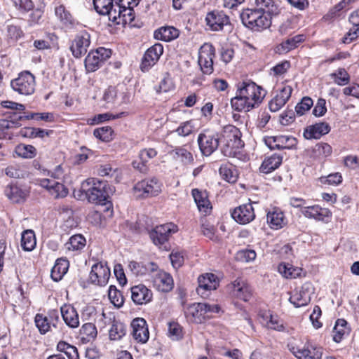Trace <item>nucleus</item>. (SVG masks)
<instances>
[{"mask_svg": "<svg viewBox=\"0 0 359 359\" xmlns=\"http://www.w3.org/2000/svg\"><path fill=\"white\" fill-rule=\"evenodd\" d=\"M265 96L263 88L254 82H243L236 95L231 100L232 108L238 111H249L257 107Z\"/></svg>", "mask_w": 359, "mask_h": 359, "instance_id": "f257e3e1", "label": "nucleus"}, {"mask_svg": "<svg viewBox=\"0 0 359 359\" xmlns=\"http://www.w3.org/2000/svg\"><path fill=\"white\" fill-rule=\"evenodd\" d=\"M81 189L90 203L99 205L107 204L109 196V187L107 182L90 178L83 182Z\"/></svg>", "mask_w": 359, "mask_h": 359, "instance_id": "f03ea898", "label": "nucleus"}, {"mask_svg": "<svg viewBox=\"0 0 359 359\" xmlns=\"http://www.w3.org/2000/svg\"><path fill=\"white\" fill-rule=\"evenodd\" d=\"M242 23L254 32H260L271 25V17L256 8H247L240 15Z\"/></svg>", "mask_w": 359, "mask_h": 359, "instance_id": "7ed1b4c3", "label": "nucleus"}, {"mask_svg": "<svg viewBox=\"0 0 359 359\" xmlns=\"http://www.w3.org/2000/svg\"><path fill=\"white\" fill-rule=\"evenodd\" d=\"M225 144L221 149L222 153L227 157H236L244 143L241 140V133L238 128L229 125L224 128Z\"/></svg>", "mask_w": 359, "mask_h": 359, "instance_id": "20e7f679", "label": "nucleus"}, {"mask_svg": "<svg viewBox=\"0 0 359 359\" xmlns=\"http://www.w3.org/2000/svg\"><path fill=\"white\" fill-rule=\"evenodd\" d=\"M10 86L13 91L21 95H30L35 91V76L29 71H24L11 81Z\"/></svg>", "mask_w": 359, "mask_h": 359, "instance_id": "39448f33", "label": "nucleus"}, {"mask_svg": "<svg viewBox=\"0 0 359 359\" xmlns=\"http://www.w3.org/2000/svg\"><path fill=\"white\" fill-rule=\"evenodd\" d=\"M197 142L201 154L209 156L217 149L219 137L215 131L205 130L198 135Z\"/></svg>", "mask_w": 359, "mask_h": 359, "instance_id": "423d86ee", "label": "nucleus"}, {"mask_svg": "<svg viewBox=\"0 0 359 359\" xmlns=\"http://www.w3.org/2000/svg\"><path fill=\"white\" fill-rule=\"evenodd\" d=\"M177 226L173 223H166L155 226L149 232L153 243L161 248L168 241L171 234L177 231Z\"/></svg>", "mask_w": 359, "mask_h": 359, "instance_id": "0eeeda50", "label": "nucleus"}, {"mask_svg": "<svg viewBox=\"0 0 359 359\" xmlns=\"http://www.w3.org/2000/svg\"><path fill=\"white\" fill-rule=\"evenodd\" d=\"M133 190L137 197L156 196L161 191V183L156 177L143 180L135 184Z\"/></svg>", "mask_w": 359, "mask_h": 359, "instance_id": "6e6552de", "label": "nucleus"}, {"mask_svg": "<svg viewBox=\"0 0 359 359\" xmlns=\"http://www.w3.org/2000/svg\"><path fill=\"white\" fill-rule=\"evenodd\" d=\"M149 269L151 272H156L153 276V285L161 292H168L172 289L173 279L172 276L164 271H158V265L154 262L148 264Z\"/></svg>", "mask_w": 359, "mask_h": 359, "instance_id": "1a4fd4ad", "label": "nucleus"}, {"mask_svg": "<svg viewBox=\"0 0 359 359\" xmlns=\"http://www.w3.org/2000/svg\"><path fill=\"white\" fill-rule=\"evenodd\" d=\"M215 56V48L211 43H205L200 48L198 62L203 74L212 73Z\"/></svg>", "mask_w": 359, "mask_h": 359, "instance_id": "9d476101", "label": "nucleus"}, {"mask_svg": "<svg viewBox=\"0 0 359 359\" xmlns=\"http://www.w3.org/2000/svg\"><path fill=\"white\" fill-rule=\"evenodd\" d=\"M110 275V269L107 262H100L92 266L89 279L93 284L104 286L108 283Z\"/></svg>", "mask_w": 359, "mask_h": 359, "instance_id": "9b49d317", "label": "nucleus"}, {"mask_svg": "<svg viewBox=\"0 0 359 359\" xmlns=\"http://www.w3.org/2000/svg\"><path fill=\"white\" fill-rule=\"evenodd\" d=\"M163 53V46L159 43H156L148 48L141 61V71L143 72H148L158 61Z\"/></svg>", "mask_w": 359, "mask_h": 359, "instance_id": "f8f14e48", "label": "nucleus"}, {"mask_svg": "<svg viewBox=\"0 0 359 359\" xmlns=\"http://www.w3.org/2000/svg\"><path fill=\"white\" fill-rule=\"evenodd\" d=\"M198 287H197V293L202 297H207L209 292L215 290L219 286V279L213 273H207L201 275L198 278Z\"/></svg>", "mask_w": 359, "mask_h": 359, "instance_id": "ddd939ff", "label": "nucleus"}, {"mask_svg": "<svg viewBox=\"0 0 359 359\" xmlns=\"http://www.w3.org/2000/svg\"><path fill=\"white\" fill-rule=\"evenodd\" d=\"M313 293V288L311 283H305L299 290H295L290 296L289 301L294 307L299 308L307 305L311 299Z\"/></svg>", "mask_w": 359, "mask_h": 359, "instance_id": "4468645a", "label": "nucleus"}, {"mask_svg": "<svg viewBox=\"0 0 359 359\" xmlns=\"http://www.w3.org/2000/svg\"><path fill=\"white\" fill-rule=\"evenodd\" d=\"M90 43V34L86 31L80 32L76 36L70 46L72 55L76 58L81 57L87 53Z\"/></svg>", "mask_w": 359, "mask_h": 359, "instance_id": "2eb2a0df", "label": "nucleus"}, {"mask_svg": "<svg viewBox=\"0 0 359 359\" xmlns=\"http://www.w3.org/2000/svg\"><path fill=\"white\" fill-rule=\"evenodd\" d=\"M232 218L238 224H246L255 218V214L252 203H246L236 208L231 212Z\"/></svg>", "mask_w": 359, "mask_h": 359, "instance_id": "dca6fc26", "label": "nucleus"}, {"mask_svg": "<svg viewBox=\"0 0 359 359\" xmlns=\"http://www.w3.org/2000/svg\"><path fill=\"white\" fill-rule=\"evenodd\" d=\"M207 25L212 31H220L224 25L230 23L229 18L223 11H213L207 14L205 18Z\"/></svg>", "mask_w": 359, "mask_h": 359, "instance_id": "f3484780", "label": "nucleus"}, {"mask_svg": "<svg viewBox=\"0 0 359 359\" xmlns=\"http://www.w3.org/2000/svg\"><path fill=\"white\" fill-rule=\"evenodd\" d=\"M116 19L114 22L120 24L130 23L134 20L135 6L133 4H124L123 3H116Z\"/></svg>", "mask_w": 359, "mask_h": 359, "instance_id": "a211bd4d", "label": "nucleus"}, {"mask_svg": "<svg viewBox=\"0 0 359 359\" xmlns=\"http://www.w3.org/2000/svg\"><path fill=\"white\" fill-rule=\"evenodd\" d=\"M132 335L138 342L146 343L149 337L147 322L142 318H137L131 323Z\"/></svg>", "mask_w": 359, "mask_h": 359, "instance_id": "6ab92c4d", "label": "nucleus"}, {"mask_svg": "<svg viewBox=\"0 0 359 359\" xmlns=\"http://www.w3.org/2000/svg\"><path fill=\"white\" fill-rule=\"evenodd\" d=\"M290 350L298 359H321L323 355L322 348L307 346L302 348L292 346Z\"/></svg>", "mask_w": 359, "mask_h": 359, "instance_id": "aec40b11", "label": "nucleus"}, {"mask_svg": "<svg viewBox=\"0 0 359 359\" xmlns=\"http://www.w3.org/2000/svg\"><path fill=\"white\" fill-rule=\"evenodd\" d=\"M330 126L327 123L319 122L306 127L304 131V137L307 140L320 139L330 131Z\"/></svg>", "mask_w": 359, "mask_h": 359, "instance_id": "412c9836", "label": "nucleus"}, {"mask_svg": "<svg viewBox=\"0 0 359 359\" xmlns=\"http://www.w3.org/2000/svg\"><path fill=\"white\" fill-rule=\"evenodd\" d=\"M131 298L136 304H147L151 300L152 292L145 285L140 284L131 287Z\"/></svg>", "mask_w": 359, "mask_h": 359, "instance_id": "4be33fe9", "label": "nucleus"}, {"mask_svg": "<svg viewBox=\"0 0 359 359\" xmlns=\"http://www.w3.org/2000/svg\"><path fill=\"white\" fill-rule=\"evenodd\" d=\"M9 118L0 120V132L8 135L9 138H11V134L6 131L20 127L21 124L20 122L23 120V117L20 113L14 111L11 113Z\"/></svg>", "mask_w": 359, "mask_h": 359, "instance_id": "5701e85b", "label": "nucleus"}, {"mask_svg": "<svg viewBox=\"0 0 359 359\" xmlns=\"http://www.w3.org/2000/svg\"><path fill=\"white\" fill-rule=\"evenodd\" d=\"M114 0H93L95 9L102 15H108L111 20L116 19V6Z\"/></svg>", "mask_w": 359, "mask_h": 359, "instance_id": "b1692460", "label": "nucleus"}, {"mask_svg": "<svg viewBox=\"0 0 359 359\" xmlns=\"http://www.w3.org/2000/svg\"><path fill=\"white\" fill-rule=\"evenodd\" d=\"M255 8L271 17V20L280 13L279 6L274 0H255Z\"/></svg>", "mask_w": 359, "mask_h": 359, "instance_id": "393cba45", "label": "nucleus"}, {"mask_svg": "<svg viewBox=\"0 0 359 359\" xmlns=\"http://www.w3.org/2000/svg\"><path fill=\"white\" fill-rule=\"evenodd\" d=\"M60 311L64 321L69 327L75 328L79 326V315L72 306L65 304L61 306Z\"/></svg>", "mask_w": 359, "mask_h": 359, "instance_id": "a878e982", "label": "nucleus"}, {"mask_svg": "<svg viewBox=\"0 0 359 359\" xmlns=\"http://www.w3.org/2000/svg\"><path fill=\"white\" fill-rule=\"evenodd\" d=\"M191 194L199 211L205 214L210 213L212 207L208 198L207 193L198 189H194Z\"/></svg>", "mask_w": 359, "mask_h": 359, "instance_id": "bb28decb", "label": "nucleus"}, {"mask_svg": "<svg viewBox=\"0 0 359 359\" xmlns=\"http://www.w3.org/2000/svg\"><path fill=\"white\" fill-rule=\"evenodd\" d=\"M302 213L307 218H313L318 221H324L325 217H330L331 215L327 209H323L318 205L304 207Z\"/></svg>", "mask_w": 359, "mask_h": 359, "instance_id": "cd10ccee", "label": "nucleus"}, {"mask_svg": "<svg viewBox=\"0 0 359 359\" xmlns=\"http://www.w3.org/2000/svg\"><path fill=\"white\" fill-rule=\"evenodd\" d=\"M267 222L273 229H280L287 224L283 212L278 208L267 213Z\"/></svg>", "mask_w": 359, "mask_h": 359, "instance_id": "c85d7f7f", "label": "nucleus"}, {"mask_svg": "<svg viewBox=\"0 0 359 359\" xmlns=\"http://www.w3.org/2000/svg\"><path fill=\"white\" fill-rule=\"evenodd\" d=\"M232 288L233 294L245 302L251 297L249 286L241 278H237L232 283Z\"/></svg>", "mask_w": 359, "mask_h": 359, "instance_id": "c756f323", "label": "nucleus"}, {"mask_svg": "<svg viewBox=\"0 0 359 359\" xmlns=\"http://www.w3.org/2000/svg\"><path fill=\"white\" fill-rule=\"evenodd\" d=\"M69 266L67 259L63 258L57 259L51 269V278L55 282L60 280L67 272Z\"/></svg>", "mask_w": 359, "mask_h": 359, "instance_id": "7c9ffc66", "label": "nucleus"}, {"mask_svg": "<svg viewBox=\"0 0 359 359\" xmlns=\"http://www.w3.org/2000/svg\"><path fill=\"white\" fill-rule=\"evenodd\" d=\"M41 172L43 173V175L45 176L50 175L52 177L51 179L43 178V179L39 180V184L41 187L46 189L49 191V193L51 194L52 189H54L55 183L57 182L55 180V179L58 177V175L60 174H61L60 166L57 167V168L56 170V172H50L49 170H48L45 168H43L41 170Z\"/></svg>", "mask_w": 359, "mask_h": 359, "instance_id": "2f4dec72", "label": "nucleus"}, {"mask_svg": "<svg viewBox=\"0 0 359 359\" xmlns=\"http://www.w3.org/2000/svg\"><path fill=\"white\" fill-rule=\"evenodd\" d=\"M154 38L157 40L170 41L179 36V30L174 27H162L154 32Z\"/></svg>", "mask_w": 359, "mask_h": 359, "instance_id": "473e14b6", "label": "nucleus"}, {"mask_svg": "<svg viewBox=\"0 0 359 359\" xmlns=\"http://www.w3.org/2000/svg\"><path fill=\"white\" fill-rule=\"evenodd\" d=\"M349 21L353 25V28L344 38V43H347L359 36V10L353 12L349 16Z\"/></svg>", "mask_w": 359, "mask_h": 359, "instance_id": "72a5a7b5", "label": "nucleus"}, {"mask_svg": "<svg viewBox=\"0 0 359 359\" xmlns=\"http://www.w3.org/2000/svg\"><path fill=\"white\" fill-rule=\"evenodd\" d=\"M282 161V156L273 154L263 161L260 167V171L266 174L269 173L278 168L280 165Z\"/></svg>", "mask_w": 359, "mask_h": 359, "instance_id": "f704fd0d", "label": "nucleus"}, {"mask_svg": "<svg viewBox=\"0 0 359 359\" xmlns=\"http://www.w3.org/2000/svg\"><path fill=\"white\" fill-rule=\"evenodd\" d=\"M219 172L222 179L229 183H234L237 181L238 171L231 163H222L219 169Z\"/></svg>", "mask_w": 359, "mask_h": 359, "instance_id": "c9c22d12", "label": "nucleus"}, {"mask_svg": "<svg viewBox=\"0 0 359 359\" xmlns=\"http://www.w3.org/2000/svg\"><path fill=\"white\" fill-rule=\"evenodd\" d=\"M173 158L180 160L184 165H188L194 163L193 154L184 147H176L171 151Z\"/></svg>", "mask_w": 359, "mask_h": 359, "instance_id": "e433bc0d", "label": "nucleus"}, {"mask_svg": "<svg viewBox=\"0 0 359 359\" xmlns=\"http://www.w3.org/2000/svg\"><path fill=\"white\" fill-rule=\"evenodd\" d=\"M55 14L60 22L67 28H73L75 20L71 13L65 8L63 5H60L55 8Z\"/></svg>", "mask_w": 359, "mask_h": 359, "instance_id": "4c0bfd02", "label": "nucleus"}, {"mask_svg": "<svg viewBox=\"0 0 359 359\" xmlns=\"http://www.w3.org/2000/svg\"><path fill=\"white\" fill-rule=\"evenodd\" d=\"M4 192L6 196L13 203H20L23 201L27 196V194L25 191L14 184L7 186Z\"/></svg>", "mask_w": 359, "mask_h": 359, "instance_id": "58836bf2", "label": "nucleus"}, {"mask_svg": "<svg viewBox=\"0 0 359 359\" xmlns=\"http://www.w3.org/2000/svg\"><path fill=\"white\" fill-rule=\"evenodd\" d=\"M349 332L350 328L347 327V322L344 319H338L333 328V340L339 343Z\"/></svg>", "mask_w": 359, "mask_h": 359, "instance_id": "ea45409f", "label": "nucleus"}, {"mask_svg": "<svg viewBox=\"0 0 359 359\" xmlns=\"http://www.w3.org/2000/svg\"><path fill=\"white\" fill-rule=\"evenodd\" d=\"M36 244L35 233L33 230L27 229L22 233L21 247L25 251H32Z\"/></svg>", "mask_w": 359, "mask_h": 359, "instance_id": "a19ab883", "label": "nucleus"}, {"mask_svg": "<svg viewBox=\"0 0 359 359\" xmlns=\"http://www.w3.org/2000/svg\"><path fill=\"white\" fill-rule=\"evenodd\" d=\"M86 244L84 236L81 234H76L71 236L65 243V248L68 250L78 251L82 250Z\"/></svg>", "mask_w": 359, "mask_h": 359, "instance_id": "79ce46f5", "label": "nucleus"}, {"mask_svg": "<svg viewBox=\"0 0 359 359\" xmlns=\"http://www.w3.org/2000/svg\"><path fill=\"white\" fill-rule=\"evenodd\" d=\"M126 333V326L120 321L114 320L109 330V337L111 340H119Z\"/></svg>", "mask_w": 359, "mask_h": 359, "instance_id": "37998d69", "label": "nucleus"}, {"mask_svg": "<svg viewBox=\"0 0 359 359\" xmlns=\"http://www.w3.org/2000/svg\"><path fill=\"white\" fill-rule=\"evenodd\" d=\"M97 172L100 176L107 177L110 179L114 178L116 182H119L120 171L116 168L114 169L109 164L99 165Z\"/></svg>", "mask_w": 359, "mask_h": 359, "instance_id": "c03bdc74", "label": "nucleus"}, {"mask_svg": "<svg viewBox=\"0 0 359 359\" xmlns=\"http://www.w3.org/2000/svg\"><path fill=\"white\" fill-rule=\"evenodd\" d=\"M278 272L286 278H296L302 271L300 268H294L292 265L281 263L278 267Z\"/></svg>", "mask_w": 359, "mask_h": 359, "instance_id": "a18cd8bd", "label": "nucleus"}, {"mask_svg": "<svg viewBox=\"0 0 359 359\" xmlns=\"http://www.w3.org/2000/svg\"><path fill=\"white\" fill-rule=\"evenodd\" d=\"M52 133V130H46L41 128H36L31 127L24 128L20 130V134L22 136L29 138H43L45 136H48Z\"/></svg>", "mask_w": 359, "mask_h": 359, "instance_id": "49530a36", "label": "nucleus"}, {"mask_svg": "<svg viewBox=\"0 0 359 359\" xmlns=\"http://www.w3.org/2000/svg\"><path fill=\"white\" fill-rule=\"evenodd\" d=\"M57 349L60 352H64L69 359L79 358L77 348L64 341H61L57 344Z\"/></svg>", "mask_w": 359, "mask_h": 359, "instance_id": "de8ad7c7", "label": "nucleus"}, {"mask_svg": "<svg viewBox=\"0 0 359 359\" xmlns=\"http://www.w3.org/2000/svg\"><path fill=\"white\" fill-rule=\"evenodd\" d=\"M278 149H291L296 147L297 140L293 136L277 135Z\"/></svg>", "mask_w": 359, "mask_h": 359, "instance_id": "09e8293b", "label": "nucleus"}, {"mask_svg": "<svg viewBox=\"0 0 359 359\" xmlns=\"http://www.w3.org/2000/svg\"><path fill=\"white\" fill-rule=\"evenodd\" d=\"M199 308L202 318H211L212 314L218 313L221 309L218 304H210L208 303H198L197 306Z\"/></svg>", "mask_w": 359, "mask_h": 359, "instance_id": "8fccbe9b", "label": "nucleus"}, {"mask_svg": "<svg viewBox=\"0 0 359 359\" xmlns=\"http://www.w3.org/2000/svg\"><path fill=\"white\" fill-rule=\"evenodd\" d=\"M102 64L99 56L93 51L90 52L85 59V67L88 72H95Z\"/></svg>", "mask_w": 359, "mask_h": 359, "instance_id": "3c124183", "label": "nucleus"}, {"mask_svg": "<svg viewBox=\"0 0 359 359\" xmlns=\"http://www.w3.org/2000/svg\"><path fill=\"white\" fill-rule=\"evenodd\" d=\"M80 334L83 336V339H86L89 341L97 337V331L93 323H88L82 325L80 330Z\"/></svg>", "mask_w": 359, "mask_h": 359, "instance_id": "603ef678", "label": "nucleus"}, {"mask_svg": "<svg viewBox=\"0 0 359 359\" xmlns=\"http://www.w3.org/2000/svg\"><path fill=\"white\" fill-rule=\"evenodd\" d=\"M109 299L111 302L116 307L123 306L124 300L121 292L116 289L114 285H110L108 291Z\"/></svg>", "mask_w": 359, "mask_h": 359, "instance_id": "864d4df0", "label": "nucleus"}, {"mask_svg": "<svg viewBox=\"0 0 359 359\" xmlns=\"http://www.w3.org/2000/svg\"><path fill=\"white\" fill-rule=\"evenodd\" d=\"M331 77L339 86H345L348 84L350 81L349 74L344 68H339L335 72L331 74Z\"/></svg>", "mask_w": 359, "mask_h": 359, "instance_id": "5fc2aeb1", "label": "nucleus"}, {"mask_svg": "<svg viewBox=\"0 0 359 359\" xmlns=\"http://www.w3.org/2000/svg\"><path fill=\"white\" fill-rule=\"evenodd\" d=\"M16 154L24 158H32L36 155V149L29 144H19L15 149Z\"/></svg>", "mask_w": 359, "mask_h": 359, "instance_id": "6e6d98bb", "label": "nucleus"}, {"mask_svg": "<svg viewBox=\"0 0 359 359\" xmlns=\"http://www.w3.org/2000/svg\"><path fill=\"white\" fill-rule=\"evenodd\" d=\"M168 326V335L172 340H179L182 338V328L178 323L169 322Z\"/></svg>", "mask_w": 359, "mask_h": 359, "instance_id": "4d7b16f0", "label": "nucleus"}, {"mask_svg": "<svg viewBox=\"0 0 359 359\" xmlns=\"http://www.w3.org/2000/svg\"><path fill=\"white\" fill-rule=\"evenodd\" d=\"M304 39L305 36L303 34H299L289 38L281 43L282 48L283 50L288 52L297 47L298 44L304 41Z\"/></svg>", "mask_w": 359, "mask_h": 359, "instance_id": "13d9d810", "label": "nucleus"}, {"mask_svg": "<svg viewBox=\"0 0 359 359\" xmlns=\"http://www.w3.org/2000/svg\"><path fill=\"white\" fill-rule=\"evenodd\" d=\"M34 322L41 334H44L50 330V324L49 320L43 314L37 313L35 316Z\"/></svg>", "mask_w": 359, "mask_h": 359, "instance_id": "bf43d9fd", "label": "nucleus"}, {"mask_svg": "<svg viewBox=\"0 0 359 359\" xmlns=\"http://www.w3.org/2000/svg\"><path fill=\"white\" fill-rule=\"evenodd\" d=\"M146 219L143 217L142 219H139L136 223H128L127 225L129 227L130 230L136 233H142L144 232L151 231L150 228L148 225L146 224Z\"/></svg>", "mask_w": 359, "mask_h": 359, "instance_id": "052dcab7", "label": "nucleus"}, {"mask_svg": "<svg viewBox=\"0 0 359 359\" xmlns=\"http://www.w3.org/2000/svg\"><path fill=\"white\" fill-rule=\"evenodd\" d=\"M313 104V100L309 97H304L300 102L295 107V112L298 116L304 115L306 111L310 110Z\"/></svg>", "mask_w": 359, "mask_h": 359, "instance_id": "680f3d73", "label": "nucleus"}, {"mask_svg": "<svg viewBox=\"0 0 359 359\" xmlns=\"http://www.w3.org/2000/svg\"><path fill=\"white\" fill-rule=\"evenodd\" d=\"M113 130L109 126H104L94 130V135L97 138L104 141L109 142L112 139Z\"/></svg>", "mask_w": 359, "mask_h": 359, "instance_id": "e2e57ef3", "label": "nucleus"}, {"mask_svg": "<svg viewBox=\"0 0 359 359\" xmlns=\"http://www.w3.org/2000/svg\"><path fill=\"white\" fill-rule=\"evenodd\" d=\"M5 174L12 178H24L27 172L20 165H11L5 168Z\"/></svg>", "mask_w": 359, "mask_h": 359, "instance_id": "0e129e2a", "label": "nucleus"}, {"mask_svg": "<svg viewBox=\"0 0 359 359\" xmlns=\"http://www.w3.org/2000/svg\"><path fill=\"white\" fill-rule=\"evenodd\" d=\"M320 182L323 184L338 185L342 182V176L339 172L330 174L319 178Z\"/></svg>", "mask_w": 359, "mask_h": 359, "instance_id": "69168bd1", "label": "nucleus"}, {"mask_svg": "<svg viewBox=\"0 0 359 359\" xmlns=\"http://www.w3.org/2000/svg\"><path fill=\"white\" fill-rule=\"evenodd\" d=\"M194 126L192 121H187L182 123L175 130L178 135L186 137L190 135L194 130Z\"/></svg>", "mask_w": 359, "mask_h": 359, "instance_id": "338daca9", "label": "nucleus"}, {"mask_svg": "<svg viewBox=\"0 0 359 359\" xmlns=\"http://www.w3.org/2000/svg\"><path fill=\"white\" fill-rule=\"evenodd\" d=\"M314 151L318 153V155L326 157L331 155L332 149V147L329 144L325 142H320L316 144L314 147Z\"/></svg>", "mask_w": 359, "mask_h": 359, "instance_id": "774afa93", "label": "nucleus"}]
</instances>
